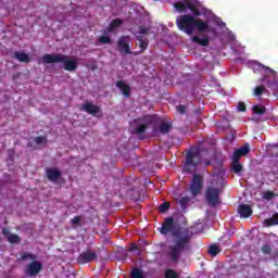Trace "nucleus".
<instances>
[{
  "label": "nucleus",
  "mask_w": 278,
  "mask_h": 278,
  "mask_svg": "<svg viewBox=\"0 0 278 278\" xmlns=\"http://www.w3.org/2000/svg\"><path fill=\"white\" fill-rule=\"evenodd\" d=\"M97 258V253L92 251H87L78 257L79 264H88V262H92V260Z\"/></svg>",
  "instance_id": "nucleus-11"
},
{
  "label": "nucleus",
  "mask_w": 278,
  "mask_h": 278,
  "mask_svg": "<svg viewBox=\"0 0 278 278\" xmlns=\"http://www.w3.org/2000/svg\"><path fill=\"white\" fill-rule=\"evenodd\" d=\"M144 129H147V125L140 124V125L138 126V128L136 129V132H137V134H142V131H144Z\"/></svg>",
  "instance_id": "nucleus-32"
},
{
  "label": "nucleus",
  "mask_w": 278,
  "mask_h": 278,
  "mask_svg": "<svg viewBox=\"0 0 278 278\" xmlns=\"http://www.w3.org/2000/svg\"><path fill=\"white\" fill-rule=\"evenodd\" d=\"M116 87L118 89H121V92L124 94V97H129V92L131 90V88L129 87V85H127L125 81L119 80L116 83Z\"/></svg>",
  "instance_id": "nucleus-17"
},
{
  "label": "nucleus",
  "mask_w": 278,
  "mask_h": 278,
  "mask_svg": "<svg viewBox=\"0 0 278 278\" xmlns=\"http://www.w3.org/2000/svg\"><path fill=\"white\" fill-rule=\"evenodd\" d=\"M23 260H33V262H30L25 269V273L29 277H36L40 274V270H42V263L36 261V254H24Z\"/></svg>",
  "instance_id": "nucleus-6"
},
{
  "label": "nucleus",
  "mask_w": 278,
  "mask_h": 278,
  "mask_svg": "<svg viewBox=\"0 0 278 278\" xmlns=\"http://www.w3.org/2000/svg\"><path fill=\"white\" fill-rule=\"evenodd\" d=\"M189 166H190V163H187V164H186V168H188Z\"/></svg>",
  "instance_id": "nucleus-40"
},
{
  "label": "nucleus",
  "mask_w": 278,
  "mask_h": 278,
  "mask_svg": "<svg viewBox=\"0 0 278 278\" xmlns=\"http://www.w3.org/2000/svg\"><path fill=\"white\" fill-rule=\"evenodd\" d=\"M170 131V124L168 123H162L160 126V132L161 134H168Z\"/></svg>",
  "instance_id": "nucleus-24"
},
{
  "label": "nucleus",
  "mask_w": 278,
  "mask_h": 278,
  "mask_svg": "<svg viewBox=\"0 0 278 278\" xmlns=\"http://www.w3.org/2000/svg\"><path fill=\"white\" fill-rule=\"evenodd\" d=\"M249 153V146H244L241 149H238L232 154V170L233 173H242V165H240V157Z\"/></svg>",
  "instance_id": "nucleus-7"
},
{
  "label": "nucleus",
  "mask_w": 278,
  "mask_h": 278,
  "mask_svg": "<svg viewBox=\"0 0 278 278\" xmlns=\"http://www.w3.org/2000/svg\"><path fill=\"white\" fill-rule=\"evenodd\" d=\"M132 278H144V274L140 269H134L131 273Z\"/></svg>",
  "instance_id": "nucleus-27"
},
{
  "label": "nucleus",
  "mask_w": 278,
  "mask_h": 278,
  "mask_svg": "<svg viewBox=\"0 0 278 278\" xmlns=\"http://www.w3.org/2000/svg\"><path fill=\"white\" fill-rule=\"evenodd\" d=\"M83 112H87V114H91V116H101V108L97 106L92 102H86L80 106Z\"/></svg>",
  "instance_id": "nucleus-9"
},
{
  "label": "nucleus",
  "mask_w": 278,
  "mask_h": 278,
  "mask_svg": "<svg viewBox=\"0 0 278 278\" xmlns=\"http://www.w3.org/2000/svg\"><path fill=\"white\" fill-rule=\"evenodd\" d=\"M2 233L7 237L10 244H18L21 242V237L18 235L10 233L8 229H2Z\"/></svg>",
  "instance_id": "nucleus-16"
},
{
  "label": "nucleus",
  "mask_w": 278,
  "mask_h": 278,
  "mask_svg": "<svg viewBox=\"0 0 278 278\" xmlns=\"http://www.w3.org/2000/svg\"><path fill=\"white\" fill-rule=\"evenodd\" d=\"M238 213L240 214L241 218H249V216L253 214V208L247 204H241L238 208Z\"/></svg>",
  "instance_id": "nucleus-15"
},
{
  "label": "nucleus",
  "mask_w": 278,
  "mask_h": 278,
  "mask_svg": "<svg viewBox=\"0 0 278 278\" xmlns=\"http://www.w3.org/2000/svg\"><path fill=\"white\" fill-rule=\"evenodd\" d=\"M165 278H179V275L175 270L168 269L165 271Z\"/></svg>",
  "instance_id": "nucleus-26"
},
{
  "label": "nucleus",
  "mask_w": 278,
  "mask_h": 278,
  "mask_svg": "<svg viewBox=\"0 0 278 278\" xmlns=\"http://www.w3.org/2000/svg\"><path fill=\"white\" fill-rule=\"evenodd\" d=\"M136 249H137V248H136L135 244H131V245H130V251H136Z\"/></svg>",
  "instance_id": "nucleus-39"
},
{
  "label": "nucleus",
  "mask_w": 278,
  "mask_h": 278,
  "mask_svg": "<svg viewBox=\"0 0 278 278\" xmlns=\"http://www.w3.org/2000/svg\"><path fill=\"white\" fill-rule=\"evenodd\" d=\"M122 24L123 22L121 20H114L109 27V31H114L117 27H121Z\"/></svg>",
  "instance_id": "nucleus-23"
},
{
  "label": "nucleus",
  "mask_w": 278,
  "mask_h": 278,
  "mask_svg": "<svg viewBox=\"0 0 278 278\" xmlns=\"http://www.w3.org/2000/svg\"><path fill=\"white\" fill-rule=\"evenodd\" d=\"M266 90L264 86H258L254 89V97H260Z\"/></svg>",
  "instance_id": "nucleus-28"
},
{
  "label": "nucleus",
  "mask_w": 278,
  "mask_h": 278,
  "mask_svg": "<svg viewBox=\"0 0 278 278\" xmlns=\"http://www.w3.org/2000/svg\"><path fill=\"white\" fill-rule=\"evenodd\" d=\"M147 34H149V29H146V28H140L139 31L137 33V38L139 40V47H140V49H142V51H144V49H147V47H149V42L142 40V36H147Z\"/></svg>",
  "instance_id": "nucleus-12"
},
{
  "label": "nucleus",
  "mask_w": 278,
  "mask_h": 278,
  "mask_svg": "<svg viewBox=\"0 0 278 278\" xmlns=\"http://www.w3.org/2000/svg\"><path fill=\"white\" fill-rule=\"evenodd\" d=\"M177 112H179V114H185L186 113V106L185 105H178L176 106Z\"/></svg>",
  "instance_id": "nucleus-34"
},
{
  "label": "nucleus",
  "mask_w": 278,
  "mask_h": 278,
  "mask_svg": "<svg viewBox=\"0 0 278 278\" xmlns=\"http://www.w3.org/2000/svg\"><path fill=\"white\" fill-rule=\"evenodd\" d=\"M174 8L178 12H186V10H190L193 16H201V12L199 11V1L197 0H181L178 2H174Z\"/></svg>",
  "instance_id": "nucleus-4"
},
{
  "label": "nucleus",
  "mask_w": 278,
  "mask_h": 278,
  "mask_svg": "<svg viewBox=\"0 0 278 278\" xmlns=\"http://www.w3.org/2000/svg\"><path fill=\"white\" fill-rule=\"evenodd\" d=\"M238 110H239V112H244L247 110V105H244V103H240L238 105Z\"/></svg>",
  "instance_id": "nucleus-37"
},
{
  "label": "nucleus",
  "mask_w": 278,
  "mask_h": 278,
  "mask_svg": "<svg viewBox=\"0 0 278 278\" xmlns=\"http://www.w3.org/2000/svg\"><path fill=\"white\" fill-rule=\"evenodd\" d=\"M14 58L15 60H18V62H30L29 55H27L25 52H15Z\"/></svg>",
  "instance_id": "nucleus-18"
},
{
  "label": "nucleus",
  "mask_w": 278,
  "mask_h": 278,
  "mask_svg": "<svg viewBox=\"0 0 278 278\" xmlns=\"http://www.w3.org/2000/svg\"><path fill=\"white\" fill-rule=\"evenodd\" d=\"M202 189L203 177L201 175H194L190 187L192 197H197L198 194H200Z\"/></svg>",
  "instance_id": "nucleus-8"
},
{
  "label": "nucleus",
  "mask_w": 278,
  "mask_h": 278,
  "mask_svg": "<svg viewBox=\"0 0 278 278\" xmlns=\"http://www.w3.org/2000/svg\"><path fill=\"white\" fill-rule=\"evenodd\" d=\"M36 144H38L39 147L42 144H47V138L46 137H37L35 139Z\"/></svg>",
  "instance_id": "nucleus-29"
},
{
  "label": "nucleus",
  "mask_w": 278,
  "mask_h": 278,
  "mask_svg": "<svg viewBox=\"0 0 278 278\" xmlns=\"http://www.w3.org/2000/svg\"><path fill=\"white\" fill-rule=\"evenodd\" d=\"M188 242H190V236H188V233L174 232L168 250V255L172 262H177V260H179V256L188 245Z\"/></svg>",
  "instance_id": "nucleus-3"
},
{
  "label": "nucleus",
  "mask_w": 278,
  "mask_h": 278,
  "mask_svg": "<svg viewBox=\"0 0 278 278\" xmlns=\"http://www.w3.org/2000/svg\"><path fill=\"white\" fill-rule=\"evenodd\" d=\"M192 42H197L198 45H201L202 47H207L210 45V39L207 38H199L197 36L191 37Z\"/></svg>",
  "instance_id": "nucleus-20"
},
{
  "label": "nucleus",
  "mask_w": 278,
  "mask_h": 278,
  "mask_svg": "<svg viewBox=\"0 0 278 278\" xmlns=\"http://www.w3.org/2000/svg\"><path fill=\"white\" fill-rule=\"evenodd\" d=\"M254 73L257 71H264L265 73H275V71L270 70V67H266L260 63H254L252 66Z\"/></svg>",
  "instance_id": "nucleus-19"
},
{
  "label": "nucleus",
  "mask_w": 278,
  "mask_h": 278,
  "mask_svg": "<svg viewBox=\"0 0 278 278\" xmlns=\"http://www.w3.org/2000/svg\"><path fill=\"white\" fill-rule=\"evenodd\" d=\"M60 62H62L63 68L70 73L77 71V66H79V59L66 54H45L39 61L40 64H56Z\"/></svg>",
  "instance_id": "nucleus-2"
},
{
  "label": "nucleus",
  "mask_w": 278,
  "mask_h": 278,
  "mask_svg": "<svg viewBox=\"0 0 278 278\" xmlns=\"http://www.w3.org/2000/svg\"><path fill=\"white\" fill-rule=\"evenodd\" d=\"M273 197H275V194L270 191H267L264 193V199H267L268 201H270V199H273Z\"/></svg>",
  "instance_id": "nucleus-35"
},
{
  "label": "nucleus",
  "mask_w": 278,
  "mask_h": 278,
  "mask_svg": "<svg viewBox=\"0 0 278 278\" xmlns=\"http://www.w3.org/2000/svg\"><path fill=\"white\" fill-rule=\"evenodd\" d=\"M118 50L122 53H131L129 50V37H122L118 41Z\"/></svg>",
  "instance_id": "nucleus-13"
},
{
  "label": "nucleus",
  "mask_w": 278,
  "mask_h": 278,
  "mask_svg": "<svg viewBox=\"0 0 278 278\" xmlns=\"http://www.w3.org/2000/svg\"><path fill=\"white\" fill-rule=\"evenodd\" d=\"M168 207H170V204H168V202H165V203L161 204L160 211L166 212V210H168Z\"/></svg>",
  "instance_id": "nucleus-33"
},
{
  "label": "nucleus",
  "mask_w": 278,
  "mask_h": 278,
  "mask_svg": "<svg viewBox=\"0 0 278 278\" xmlns=\"http://www.w3.org/2000/svg\"><path fill=\"white\" fill-rule=\"evenodd\" d=\"M179 203L180 205H182V207H185V205H188V203H190V198L188 197L181 198Z\"/></svg>",
  "instance_id": "nucleus-31"
},
{
  "label": "nucleus",
  "mask_w": 278,
  "mask_h": 278,
  "mask_svg": "<svg viewBox=\"0 0 278 278\" xmlns=\"http://www.w3.org/2000/svg\"><path fill=\"white\" fill-rule=\"evenodd\" d=\"M253 112L254 114H265L266 113V108L262 106V105H254L253 106Z\"/></svg>",
  "instance_id": "nucleus-25"
},
{
  "label": "nucleus",
  "mask_w": 278,
  "mask_h": 278,
  "mask_svg": "<svg viewBox=\"0 0 278 278\" xmlns=\"http://www.w3.org/2000/svg\"><path fill=\"white\" fill-rule=\"evenodd\" d=\"M262 251H263L264 253L268 254V253H270V248H269L268 245H264V247L262 248Z\"/></svg>",
  "instance_id": "nucleus-38"
},
{
  "label": "nucleus",
  "mask_w": 278,
  "mask_h": 278,
  "mask_svg": "<svg viewBox=\"0 0 278 278\" xmlns=\"http://www.w3.org/2000/svg\"><path fill=\"white\" fill-rule=\"evenodd\" d=\"M72 223H73V225H79V223H81V217H74L72 219Z\"/></svg>",
  "instance_id": "nucleus-36"
},
{
  "label": "nucleus",
  "mask_w": 278,
  "mask_h": 278,
  "mask_svg": "<svg viewBox=\"0 0 278 278\" xmlns=\"http://www.w3.org/2000/svg\"><path fill=\"white\" fill-rule=\"evenodd\" d=\"M100 42H102L103 45H110V42H112V40L110 39L109 36L104 35V36L100 37Z\"/></svg>",
  "instance_id": "nucleus-30"
},
{
  "label": "nucleus",
  "mask_w": 278,
  "mask_h": 278,
  "mask_svg": "<svg viewBox=\"0 0 278 278\" xmlns=\"http://www.w3.org/2000/svg\"><path fill=\"white\" fill-rule=\"evenodd\" d=\"M220 191V181L213 177L212 186L206 190V200L210 205H217Z\"/></svg>",
  "instance_id": "nucleus-5"
},
{
  "label": "nucleus",
  "mask_w": 278,
  "mask_h": 278,
  "mask_svg": "<svg viewBox=\"0 0 278 278\" xmlns=\"http://www.w3.org/2000/svg\"><path fill=\"white\" fill-rule=\"evenodd\" d=\"M176 25L178 29L187 34V36H192L194 29H198V31H207V29H210V25L206 22L188 14L178 16Z\"/></svg>",
  "instance_id": "nucleus-1"
},
{
  "label": "nucleus",
  "mask_w": 278,
  "mask_h": 278,
  "mask_svg": "<svg viewBox=\"0 0 278 278\" xmlns=\"http://www.w3.org/2000/svg\"><path fill=\"white\" fill-rule=\"evenodd\" d=\"M173 231H175V224L173 223V217H169L162 225L160 232L163 235H166V233H170Z\"/></svg>",
  "instance_id": "nucleus-10"
},
{
  "label": "nucleus",
  "mask_w": 278,
  "mask_h": 278,
  "mask_svg": "<svg viewBox=\"0 0 278 278\" xmlns=\"http://www.w3.org/2000/svg\"><path fill=\"white\" fill-rule=\"evenodd\" d=\"M46 173H47V177L50 181H58L60 179V175H62L60 169H58L55 167L46 169Z\"/></svg>",
  "instance_id": "nucleus-14"
},
{
  "label": "nucleus",
  "mask_w": 278,
  "mask_h": 278,
  "mask_svg": "<svg viewBox=\"0 0 278 278\" xmlns=\"http://www.w3.org/2000/svg\"><path fill=\"white\" fill-rule=\"evenodd\" d=\"M210 255L216 256L218 253H220V248L216 244H213L208 248Z\"/></svg>",
  "instance_id": "nucleus-22"
},
{
  "label": "nucleus",
  "mask_w": 278,
  "mask_h": 278,
  "mask_svg": "<svg viewBox=\"0 0 278 278\" xmlns=\"http://www.w3.org/2000/svg\"><path fill=\"white\" fill-rule=\"evenodd\" d=\"M265 225L267 227H270L273 225H278V213L275 214L271 218L265 219Z\"/></svg>",
  "instance_id": "nucleus-21"
}]
</instances>
